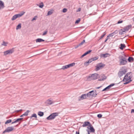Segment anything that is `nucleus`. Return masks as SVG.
Returning <instances> with one entry per match:
<instances>
[{"instance_id": "1", "label": "nucleus", "mask_w": 134, "mask_h": 134, "mask_svg": "<svg viewBox=\"0 0 134 134\" xmlns=\"http://www.w3.org/2000/svg\"><path fill=\"white\" fill-rule=\"evenodd\" d=\"M132 73L131 72H128L125 76L122 81H126L124 83V85L127 84L132 81L131 79Z\"/></svg>"}, {"instance_id": "2", "label": "nucleus", "mask_w": 134, "mask_h": 134, "mask_svg": "<svg viewBox=\"0 0 134 134\" xmlns=\"http://www.w3.org/2000/svg\"><path fill=\"white\" fill-rule=\"evenodd\" d=\"M99 77V75L97 73L90 74L88 76L86 77L87 80L88 81L95 80Z\"/></svg>"}, {"instance_id": "3", "label": "nucleus", "mask_w": 134, "mask_h": 134, "mask_svg": "<svg viewBox=\"0 0 134 134\" xmlns=\"http://www.w3.org/2000/svg\"><path fill=\"white\" fill-rule=\"evenodd\" d=\"M58 113H54L51 114L47 118V119L48 120H51L54 119L56 116L58 115Z\"/></svg>"}, {"instance_id": "4", "label": "nucleus", "mask_w": 134, "mask_h": 134, "mask_svg": "<svg viewBox=\"0 0 134 134\" xmlns=\"http://www.w3.org/2000/svg\"><path fill=\"white\" fill-rule=\"evenodd\" d=\"M127 71L126 69H121L119 71L118 74L119 77L120 78L123 75L125 74Z\"/></svg>"}, {"instance_id": "5", "label": "nucleus", "mask_w": 134, "mask_h": 134, "mask_svg": "<svg viewBox=\"0 0 134 134\" xmlns=\"http://www.w3.org/2000/svg\"><path fill=\"white\" fill-rule=\"evenodd\" d=\"M97 94L96 91L92 90L89 92L87 93L88 97H90L91 96L93 97H95Z\"/></svg>"}, {"instance_id": "6", "label": "nucleus", "mask_w": 134, "mask_h": 134, "mask_svg": "<svg viewBox=\"0 0 134 134\" xmlns=\"http://www.w3.org/2000/svg\"><path fill=\"white\" fill-rule=\"evenodd\" d=\"M105 65L102 63H100L98 64L96 66V70L97 71L100 69L103 68Z\"/></svg>"}, {"instance_id": "7", "label": "nucleus", "mask_w": 134, "mask_h": 134, "mask_svg": "<svg viewBox=\"0 0 134 134\" xmlns=\"http://www.w3.org/2000/svg\"><path fill=\"white\" fill-rule=\"evenodd\" d=\"M14 51L13 48L9 50H8L3 52L4 55L6 56L7 55H10L13 53Z\"/></svg>"}, {"instance_id": "8", "label": "nucleus", "mask_w": 134, "mask_h": 134, "mask_svg": "<svg viewBox=\"0 0 134 134\" xmlns=\"http://www.w3.org/2000/svg\"><path fill=\"white\" fill-rule=\"evenodd\" d=\"M14 129L13 126L8 127L3 132V133H4L6 132H9L13 130Z\"/></svg>"}, {"instance_id": "9", "label": "nucleus", "mask_w": 134, "mask_h": 134, "mask_svg": "<svg viewBox=\"0 0 134 134\" xmlns=\"http://www.w3.org/2000/svg\"><path fill=\"white\" fill-rule=\"evenodd\" d=\"M120 61V65H125L127 63V58H125L124 59H121Z\"/></svg>"}, {"instance_id": "10", "label": "nucleus", "mask_w": 134, "mask_h": 134, "mask_svg": "<svg viewBox=\"0 0 134 134\" xmlns=\"http://www.w3.org/2000/svg\"><path fill=\"white\" fill-rule=\"evenodd\" d=\"M110 55L108 53H106L105 54H101L100 55V56L101 58L103 57L104 58H105L108 57H109Z\"/></svg>"}, {"instance_id": "11", "label": "nucleus", "mask_w": 134, "mask_h": 134, "mask_svg": "<svg viewBox=\"0 0 134 134\" xmlns=\"http://www.w3.org/2000/svg\"><path fill=\"white\" fill-rule=\"evenodd\" d=\"M89 127H88L87 128L88 130H90V132L92 133L94 132L95 130L92 125L91 124Z\"/></svg>"}, {"instance_id": "12", "label": "nucleus", "mask_w": 134, "mask_h": 134, "mask_svg": "<svg viewBox=\"0 0 134 134\" xmlns=\"http://www.w3.org/2000/svg\"><path fill=\"white\" fill-rule=\"evenodd\" d=\"M84 123V124L82 125V126L83 127H86L87 126L89 127L91 125L90 122L88 121H86Z\"/></svg>"}, {"instance_id": "13", "label": "nucleus", "mask_w": 134, "mask_h": 134, "mask_svg": "<svg viewBox=\"0 0 134 134\" xmlns=\"http://www.w3.org/2000/svg\"><path fill=\"white\" fill-rule=\"evenodd\" d=\"M131 27L132 25H129L125 27L123 29L126 32V31H128L130 28H131Z\"/></svg>"}, {"instance_id": "14", "label": "nucleus", "mask_w": 134, "mask_h": 134, "mask_svg": "<svg viewBox=\"0 0 134 134\" xmlns=\"http://www.w3.org/2000/svg\"><path fill=\"white\" fill-rule=\"evenodd\" d=\"M107 78V77L104 75H101V78L100 79L98 80L99 81H104Z\"/></svg>"}, {"instance_id": "15", "label": "nucleus", "mask_w": 134, "mask_h": 134, "mask_svg": "<svg viewBox=\"0 0 134 134\" xmlns=\"http://www.w3.org/2000/svg\"><path fill=\"white\" fill-rule=\"evenodd\" d=\"M92 51L91 50H89L88 51L86 52L85 53L83 54L80 57L81 58H82L84 56L86 55L87 54H89L90 52H92Z\"/></svg>"}, {"instance_id": "16", "label": "nucleus", "mask_w": 134, "mask_h": 134, "mask_svg": "<svg viewBox=\"0 0 134 134\" xmlns=\"http://www.w3.org/2000/svg\"><path fill=\"white\" fill-rule=\"evenodd\" d=\"M119 34L120 35H122L124 34L126 32L123 30V29H121L119 30Z\"/></svg>"}, {"instance_id": "17", "label": "nucleus", "mask_w": 134, "mask_h": 134, "mask_svg": "<svg viewBox=\"0 0 134 134\" xmlns=\"http://www.w3.org/2000/svg\"><path fill=\"white\" fill-rule=\"evenodd\" d=\"M88 97V96L87 93V94H82L81 96L80 97L82 99H83L86 98Z\"/></svg>"}, {"instance_id": "18", "label": "nucleus", "mask_w": 134, "mask_h": 134, "mask_svg": "<svg viewBox=\"0 0 134 134\" xmlns=\"http://www.w3.org/2000/svg\"><path fill=\"white\" fill-rule=\"evenodd\" d=\"M30 112V111L29 110H27L23 114L21 115L20 117H22L24 116H27L28 115V114L29 112Z\"/></svg>"}, {"instance_id": "19", "label": "nucleus", "mask_w": 134, "mask_h": 134, "mask_svg": "<svg viewBox=\"0 0 134 134\" xmlns=\"http://www.w3.org/2000/svg\"><path fill=\"white\" fill-rule=\"evenodd\" d=\"M46 103H47V104L49 105H51L52 103H53V102L51 100H50V99H48L46 101Z\"/></svg>"}, {"instance_id": "20", "label": "nucleus", "mask_w": 134, "mask_h": 134, "mask_svg": "<svg viewBox=\"0 0 134 134\" xmlns=\"http://www.w3.org/2000/svg\"><path fill=\"white\" fill-rule=\"evenodd\" d=\"M120 46L119 48L121 50L123 49L126 47L125 44L122 43L120 44Z\"/></svg>"}, {"instance_id": "21", "label": "nucleus", "mask_w": 134, "mask_h": 134, "mask_svg": "<svg viewBox=\"0 0 134 134\" xmlns=\"http://www.w3.org/2000/svg\"><path fill=\"white\" fill-rule=\"evenodd\" d=\"M128 61L129 62H131L134 60L133 58L131 57H129L127 59Z\"/></svg>"}, {"instance_id": "22", "label": "nucleus", "mask_w": 134, "mask_h": 134, "mask_svg": "<svg viewBox=\"0 0 134 134\" xmlns=\"http://www.w3.org/2000/svg\"><path fill=\"white\" fill-rule=\"evenodd\" d=\"M44 41V40L40 38H38L36 40V42L37 43L40 42H43Z\"/></svg>"}, {"instance_id": "23", "label": "nucleus", "mask_w": 134, "mask_h": 134, "mask_svg": "<svg viewBox=\"0 0 134 134\" xmlns=\"http://www.w3.org/2000/svg\"><path fill=\"white\" fill-rule=\"evenodd\" d=\"M126 56L125 55H120L119 56V61L121 59H124L126 58Z\"/></svg>"}, {"instance_id": "24", "label": "nucleus", "mask_w": 134, "mask_h": 134, "mask_svg": "<svg viewBox=\"0 0 134 134\" xmlns=\"http://www.w3.org/2000/svg\"><path fill=\"white\" fill-rule=\"evenodd\" d=\"M4 3L1 1H0V9L2 8H3L4 7Z\"/></svg>"}, {"instance_id": "25", "label": "nucleus", "mask_w": 134, "mask_h": 134, "mask_svg": "<svg viewBox=\"0 0 134 134\" xmlns=\"http://www.w3.org/2000/svg\"><path fill=\"white\" fill-rule=\"evenodd\" d=\"M75 64V63H72L68 65H67L68 68L74 66Z\"/></svg>"}, {"instance_id": "26", "label": "nucleus", "mask_w": 134, "mask_h": 134, "mask_svg": "<svg viewBox=\"0 0 134 134\" xmlns=\"http://www.w3.org/2000/svg\"><path fill=\"white\" fill-rule=\"evenodd\" d=\"M23 118H21L17 119H16L17 122H19V124H20L21 122V121L23 119Z\"/></svg>"}, {"instance_id": "27", "label": "nucleus", "mask_w": 134, "mask_h": 134, "mask_svg": "<svg viewBox=\"0 0 134 134\" xmlns=\"http://www.w3.org/2000/svg\"><path fill=\"white\" fill-rule=\"evenodd\" d=\"M25 13V12H24L22 13H19L17 14H16V15L17 16V18H19L22 16Z\"/></svg>"}, {"instance_id": "28", "label": "nucleus", "mask_w": 134, "mask_h": 134, "mask_svg": "<svg viewBox=\"0 0 134 134\" xmlns=\"http://www.w3.org/2000/svg\"><path fill=\"white\" fill-rule=\"evenodd\" d=\"M38 115L40 116H42L44 115V113L41 111H39L38 113Z\"/></svg>"}, {"instance_id": "29", "label": "nucleus", "mask_w": 134, "mask_h": 134, "mask_svg": "<svg viewBox=\"0 0 134 134\" xmlns=\"http://www.w3.org/2000/svg\"><path fill=\"white\" fill-rule=\"evenodd\" d=\"M21 28V24L20 23L17 26L16 28V30H17L18 29H20Z\"/></svg>"}, {"instance_id": "30", "label": "nucleus", "mask_w": 134, "mask_h": 134, "mask_svg": "<svg viewBox=\"0 0 134 134\" xmlns=\"http://www.w3.org/2000/svg\"><path fill=\"white\" fill-rule=\"evenodd\" d=\"M17 18V17L16 15L15 14L13 16L11 19V20L13 21L15 20Z\"/></svg>"}, {"instance_id": "31", "label": "nucleus", "mask_w": 134, "mask_h": 134, "mask_svg": "<svg viewBox=\"0 0 134 134\" xmlns=\"http://www.w3.org/2000/svg\"><path fill=\"white\" fill-rule=\"evenodd\" d=\"M8 44L7 42H5L4 41H3L2 43L1 44L2 45L4 46H7V44Z\"/></svg>"}, {"instance_id": "32", "label": "nucleus", "mask_w": 134, "mask_h": 134, "mask_svg": "<svg viewBox=\"0 0 134 134\" xmlns=\"http://www.w3.org/2000/svg\"><path fill=\"white\" fill-rule=\"evenodd\" d=\"M39 7L41 8H42L44 6V4L43 2H41L40 4L39 5H38Z\"/></svg>"}, {"instance_id": "33", "label": "nucleus", "mask_w": 134, "mask_h": 134, "mask_svg": "<svg viewBox=\"0 0 134 134\" xmlns=\"http://www.w3.org/2000/svg\"><path fill=\"white\" fill-rule=\"evenodd\" d=\"M106 33L105 32H104L103 33V34L99 38L98 40H100L103 37H104V36L105 35Z\"/></svg>"}, {"instance_id": "34", "label": "nucleus", "mask_w": 134, "mask_h": 134, "mask_svg": "<svg viewBox=\"0 0 134 134\" xmlns=\"http://www.w3.org/2000/svg\"><path fill=\"white\" fill-rule=\"evenodd\" d=\"M12 120L11 119L8 120H7V121H6V122L5 123V124H8L9 123L12 122Z\"/></svg>"}, {"instance_id": "35", "label": "nucleus", "mask_w": 134, "mask_h": 134, "mask_svg": "<svg viewBox=\"0 0 134 134\" xmlns=\"http://www.w3.org/2000/svg\"><path fill=\"white\" fill-rule=\"evenodd\" d=\"M110 88L109 86H108L105 88L102 91H104L106 90H107L109 89Z\"/></svg>"}, {"instance_id": "36", "label": "nucleus", "mask_w": 134, "mask_h": 134, "mask_svg": "<svg viewBox=\"0 0 134 134\" xmlns=\"http://www.w3.org/2000/svg\"><path fill=\"white\" fill-rule=\"evenodd\" d=\"M67 65L63 66L60 69L64 70L68 68Z\"/></svg>"}, {"instance_id": "37", "label": "nucleus", "mask_w": 134, "mask_h": 134, "mask_svg": "<svg viewBox=\"0 0 134 134\" xmlns=\"http://www.w3.org/2000/svg\"><path fill=\"white\" fill-rule=\"evenodd\" d=\"M37 115L36 114H32L31 116L30 117V118H31L32 117H34L35 118H37Z\"/></svg>"}, {"instance_id": "38", "label": "nucleus", "mask_w": 134, "mask_h": 134, "mask_svg": "<svg viewBox=\"0 0 134 134\" xmlns=\"http://www.w3.org/2000/svg\"><path fill=\"white\" fill-rule=\"evenodd\" d=\"M119 32V30H116L114 32H113V33L114 35L117 34Z\"/></svg>"}, {"instance_id": "39", "label": "nucleus", "mask_w": 134, "mask_h": 134, "mask_svg": "<svg viewBox=\"0 0 134 134\" xmlns=\"http://www.w3.org/2000/svg\"><path fill=\"white\" fill-rule=\"evenodd\" d=\"M99 57L98 56H97L93 58H92L93 61L95 60L98 59Z\"/></svg>"}, {"instance_id": "40", "label": "nucleus", "mask_w": 134, "mask_h": 134, "mask_svg": "<svg viewBox=\"0 0 134 134\" xmlns=\"http://www.w3.org/2000/svg\"><path fill=\"white\" fill-rule=\"evenodd\" d=\"M48 31L47 30H45L44 31V32L43 33L42 36H44L47 33Z\"/></svg>"}, {"instance_id": "41", "label": "nucleus", "mask_w": 134, "mask_h": 134, "mask_svg": "<svg viewBox=\"0 0 134 134\" xmlns=\"http://www.w3.org/2000/svg\"><path fill=\"white\" fill-rule=\"evenodd\" d=\"M80 21V18H78V19L75 22V24H78Z\"/></svg>"}, {"instance_id": "42", "label": "nucleus", "mask_w": 134, "mask_h": 134, "mask_svg": "<svg viewBox=\"0 0 134 134\" xmlns=\"http://www.w3.org/2000/svg\"><path fill=\"white\" fill-rule=\"evenodd\" d=\"M114 35L113 33H111L109 34L107 36V37H112Z\"/></svg>"}, {"instance_id": "43", "label": "nucleus", "mask_w": 134, "mask_h": 134, "mask_svg": "<svg viewBox=\"0 0 134 134\" xmlns=\"http://www.w3.org/2000/svg\"><path fill=\"white\" fill-rule=\"evenodd\" d=\"M89 63H89L88 61H87L86 62H85L84 63V65H85L86 66H87L88 65V64Z\"/></svg>"}, {"instance_id": "44", "label": "nucleus", "mask_w": 134, "mask_h": 134, "mask_svg": "<svg viewBox=\"0 0 134 134\" xmlns=\"http://www.w3.org/2000/svg\"><path fill=\"white\" fill-rule=\"evenodd\" d=\"M52 13V12L51 11H49L48 12L47 15H51Z\"/></svg>"}, {"instance_id": "45", "label": "nucleus", "mask_w": 134, "mask_h": 134, "mask_svg": "<svg viewBox=\"0 0 134 134\" xmlns=\"http://www.w3.org/2000/svg\"><path fill=\"white\" fill-rule=\"evenodd\" d=\"M97 117L99 118H101L102 116V115L101 114H98L97 115Z\"/></svg>"}, {"instance_id": "46", "label": "nucleus", "mask_w": 134, "mask_h": 134, "mask_svg": "<svg viewBox=\"0 0 134 134\" xmlns=\"http://www.w3.org/2000/svg\"><path fill=\"white\" fill-rule=\"evenodd\" d=\"M37 18V16H35V17L33 18L32 19V20L31 21H33L34 20H36V18Z\"/></svg>"}, {"instance_id": "47", "label": "nucleus", "mask_w": 134, "mask_h": 134, "mask_svg": "<svg viewBox=\"0 0 134 134\" xmlns=\"http://www.w3.org/2000/svg\"><path fill=\"white\" fill-rule=\"evenodd\" d=\"M67 11V9L66 8H64L63 9L62 11L63 13H65Z\"/></svg>"}, {"instance_id": "48", "label": "nucleus", "mask_w": 134, "mask_h": 134, "mask_svg": "<svg viewBox=\"0 0 134 134\" xmlns=\"http://www.w3.org/2000/svg\"><path fill=\"white\" fill-rule=\"evenodd\" d=\"M115 85V83H112L110 84V85H109V86L110 88L111 87L114 86Z\"/></svg>"}, {"instance_id": "49", "label": "nucleus", "mask_w": 134, "mask_h": 134, "mask_svg": "<svg viewBox=\"0 0 134 134\" xmlns=\"http://www.w3.org/2000/svg\"><path fill=\"white\" fill-rule=\"evenodd\" d=\"M88 61L89 63H90L92 61H93V60H92V58L89 59Z\"/></svg>"}, {"instance_id": "50", "label": "nucleus", "mask_w": 134, "mask_h": 134, "mask_svg": "<svg viewBox=\"0 0 134 134\" xmlns=\"http://www.w3.org/2000/svg\"><path fill=\"white\" fill-rule=\"evenodd\" d=\"M123 22V21L122 20H119L118 23H117V24H120V23H122V22Z\"/></svg>"}, {"instance_id": "51", "label": "nucleus", "mask_w": 134, "mask_h": 134, "mask_svg": "<svg viewBox=\"0 0 134 134\" xmlns=\"http://www.w3.org/2000/svg\"><path fill=\"white\" fill-rule=\"evenodd\" d=\"M81 46L80 45H79V44H78V45H77L75 47V48H77L79 46Z\"/></svg>"}, {"instance_id": "52", "label": "nucleus", "mask_w": 134, "mask_h": 134, "mask_svg": "<svg viewBox=\"0 0 134 134\" xmlns=\"http://www.w3.org/2000/svg\"><path fill=\"white\" fill-rule=\"evenodd\" d=\"M22 109H20L19 110H15V112L18 113V112H19V111H22Z\"/></svg>"}, {"instance_id": "53", "label": "nucleus", "mask_w": 134, "mask_h": 134, "mask_svg": "<svg viewBox=\"0 0 134 134\" xmlns=\"http://www.w3.org/2000/svg\"><path fill=\"white\" fill-rule=\"evenodd\" d=\"M81 10V8H78L77 10V12H80V11Z\"/></svg>"}, {"instance_id": "54", "label": "nucleus", "mask_w": 134, "mask_h": 134, "mask_svg": "<svg viewBox=\"0 0 134 134\" xmlns=\"http://www.w3.org/2000/svg\"><path fill=\"white\" fill-rule=\"evenodd\" d=\"M17 122V121L16 120L14 121L13 122H12V124H13L16 123Z\"/></svg>"}, {"instance_id": "55", "label": "nucleus", "mask_w": 134, "mask_h": 134, "mask_svg": "<svg viewBox=\"0 0 134 134\" xmlns=\"http://www.w3.org/2000/svg\"><path fill=\"white\" fill-rule=\"evenodd\" d=\"M83 43H84L82 41L79 44V45H80L81 46V45H83Z\"/></svg>"}, {"instance_id": "56", "label": "nucleus", "mask_w": 134, "mask_h": 134, "mask_svg": "<svg viewBox=\"0 0 134 134\" xmlns=\"http://www.w3.org/2000/svg\"><path fill=\"white\" fill-rule=\"evenodd\" d=\"M86 131L88 132V133L87 134H90V132L89 130H87Z\"/></svg>"}, {"instance_id": "57", "label": "nucleus", "mask_w": 134, "mask_h": 134, "mask_svg": "<svg viewBox=\"0 0 134 134\" xmlns=\"http://www.w3.org/2000/svg\"><path fill=\"white\" fill-rule=\"evenodd\" d=\"M102 86H100V87H96V89H99L101 87H102Z\"/></svg>"}, {"instance_id": "58", "label": "nucleus", "mask_w": 134, "mask_h": 134, "mask_svg": "<svg viewBox=\"0 0 134 134\" xmlns=\"http://www.w3.org/2000/svg\"><path fill=\"white\" fill-rule=\"evenodd\" d=\"M80 134V133H79V131H76V134Z\"/></svg>"}, {"instance_id": "59", "label": "nucleus", "mask_w": 134, "mask_h": 134, "mask_svg": "<svg viewBox=\"0 0 134 134\" xmlns=\"http://www.w3.org/2000/svg\"><path fill=\"white\" fill-rule=\"evenodd\" d=\"M131 113H134V109H132L131 110Z\"/></svg>"}, {"instance_id": "60", "label": "nucleus", "mask_w": 134, "mask_h": 134, "mask_svg": "<svg viewBox=\"0 0 134 134\" xmlns=\"http://www.w3.org/2000/svg\"><path fill=\"white\" fill-rule=\"evenodd\" d=\"M107 39H106V40H105V41H104V42H106L107 41V40H108V39L109 38H108V37H107Z\"/></svg>"}, {"instance_id": "61", "label": "nucleus", "mask_w": 134, "mask_h": 134, "mask_svg": "<svg viewBox=\"0 0 134 134\" xmlns=\"http://www.w3.org/2000/svg\"><path fill=\"white\" fill-rule=\"evenodd\" d=\"M82 42H83V43H84L85 42V40H83V41H82Z\"/></svg>"}, {"instance_id": "62", "label": "nucleus", "mask_w": 134, "mask_h": 134, "mask_svg": "<svg viewBox=\"0 0 134 134\" xmlns=\"http://www.w3.org/2000/svg\"><path fill=\"white\" fill-rule=\"evenodd\" d=\"M27 124H25L24 126V127L26 126H27Z\"/></svg>"}, {"instance_id": "63", "label": "nucleus", "mask_w": 134, "mask_h": 134, "mask_svg": "<svg viewBox=\"0 0 134 134\" xmlns=\"http://www.w3.org/2000/svg\"><path fill=\"white\" fill-rule=\"evenodd\" d=\"M29 124H30L29 122H28V125H29Z\"/></svg>"}, {"instance_id": "64", "label": "nucleus", "mask_w": 134, "mask_h": 134, "mask_svg": "<svg viewBox=\"0 0 134 134\" xmlns=\"http://www.w3.org/2000/svg\"><path fill=\"white\" fill-rule=\"evenodd\" d=\"M133 21H134V17L133 18Z\"/></svg>"}]
</instances>
